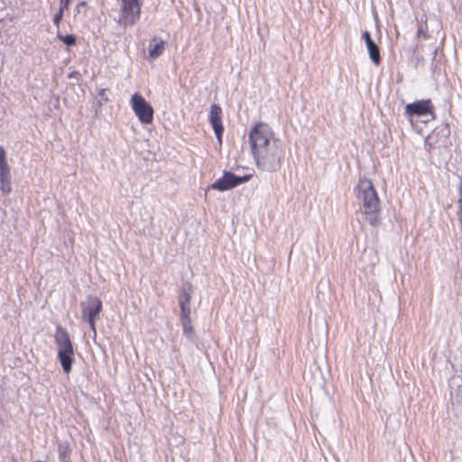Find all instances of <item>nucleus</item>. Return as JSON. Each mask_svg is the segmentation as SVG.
<instances>
[{
    "label": "nucleus",
    "instance_id": "nucleus-2",
    "mask_svg": "<svg viewBox=\"0 0 462 462\" xmlns=\"http://www.w3.org/2000/svg\"><path fill=\"white\" fill-rule=\"evenodd\" d=\"M55 344L58 347L57 357L65 374L71 371L74 361V348L68 331L60 326L56 327L54 334Z\"/></svg>",
    "mask_w": 462,
    "mask_h": 462
},
{
    "label": "nucleus",
    "instance_id": "nucleus-20",
    "mask_svg": "<svg viewBox=\"0 0 462 462\" xmlns=\"http://www.w3.org/2000/svg\"><path fill=\"white\" fill-rule=\"evenodd\" d=\"M362 37H363V39L365 40V44H367V43H369V42H373V41H374V40L372 39V36H371L370 32H367V31L363 32V33H362Z\"/></svg>",
    "mask_w": 462,
    "mask_h": 462
},
{
    "label": "nucleus",
    "instance_id": "nucleus-15",
    "mask_svg": "<svg viewBox=\"0 0 462 462\" xmlns=\"http://www.w3.org/2000/svg\"><path fill=\"white\" fill-rule=\"evenodd\" d=\"M183 334L189 341H193L194 339V331L191 325V319H182L181 320Z\"/></svg>",
    "mask_w": 462,
    "mask_h": 462
},
{
    "label": "nucleus",
    "instance_id": "nucleus-9",
    "mask_svg": "<svg viewBox=\"0 0 462 462\" xmlns=\"http://www.w3.org/2000/svg\"><path fill=\"white\" fill-rule=\"evenodd\" d=\"M405 115L411 117H420L430 115L434 118V106L430 99L418 100L406 105Z\"/></svg>",
    "mask_w": 462,
    "mask_h": 462
},
{
    "label": "nucleus",
    "instance_id": "nucleus-19",
    "mask_svg": "<svg viewBox=\"0 0 462 462\" xmlns=\"http://www.w3.org/2000/svg\"><path fill=\"white\" fill-rule=\"evenodd\" d=\"M63 13H64V10H62V8H60L59 12L54 15L53 23L56 26H59V24L62 19Z\"/></svg>",
    "mask_w": 462,
    "mask_h": 462
},
{
    "label": "nucleus",
    "instance_id": "nucleus-3",
    "mask_svg": "<svg viewBox=\"0 0 462 462\" xmlns=\"http://www.w3.org/2000/svg\"><path fill=\"white\" fill-rule=\"evenodd\" d=\"M283 150L281 142H273L265 149H262L254 154L258 169L273 172L281 167V158Z\"/></svg>",
    "mask_w": 462,
    "mask_h": 462
},
{
    "label": "nucleus",
    "instance_id": "nucleus-14",
    "mask_svg": "<svg viewBox=\"0 0 462 462\" xmlns=\"http://www.w3.org/2000/svg\"><path fill=\"white\" fill-rule=\"evenodd\" d=\"M11 179V171L0 172L1 190L5 195L12 191Z\"/></svg>",
    "mask_w": 462,
    "mask_h": 462
},
{
    "label": "nucleus",
    "instance_id": "nucleus-13",
    "mask_svg": "<svg viewBox=\"0 0 462 462\" xmlns=\"http://www.w3.org/2000/svg\"><path fill=\"white\" fill-rule=\"evenodd\" d=\"M369 57L374 65H379L381 62L380 50L377 44L373 41L366 44Z\"/></svg>",
    "mask_w": 462,
    "mask_h": 462
},
{
    "label": "nucleus",
    "instance_id": "nucleus-6",
    "mask_svg": "<svg viewBox=\"0 0 462 462\" xmlns=\"http://www.w3.org/2000/svg\"><path fill=\"white\" fill-rule=\"evenodd\" d=\"M82 310V319L88 323L92 331L96 334L95 319L102 311V301L99 298L88 295L86 300L80 303Z\"/></svg>",
    "mask_w": 462,
    "mask_h": 462
},
{
    "label": "nucleus",
    "instance_id": "nucleus-8",
    "mask_svg": "<svg viewBox=\"0 0 462 462\" xmlns=\"http://www.w3.org/2000/svg\"><path fill=\"white\" fill-rule=\"evenodd\" d=\"M251 178V174L240 177L233 172L225 171L223 176L212 183L210 187L215 190L226 191L247 182Z\"/></svg>",
    "mask_w": 462,
    "mask_h": 462
},
{
    "label": "nucleus",
    "instance_id": "nucleus-22",
    "mask_svg": "<svg viewBox=\"0 0 462 462\" xmlns=\"http://www.w3.org/2000/svg\"><path fill=\"white\" fill-rule=\"evenodd\" d=\"M106 88H102L99 90L98 92V96L105 101H107V97H106Z\"/></svg>",
    "mask_w": 462,
    "mask_h": 462
},
{
    "label": "nucleus",
    "instance_id": "nucleus-16",
    "mask_svg": "<svg viewBox=\"0 0 462 462\" xmlns=\"http://www.w3.org/2000/svg\"><path fill=\"white\" fill-rule=\"evenodd\" d=\"M10 171V167L6 161V152L3 146L0 145V172Z\"/></svg>",
    "mask_w": 462,
    "mask_h": 462
},
{
    "label": "nucleus",
    "instance_id": "nucleus-11",
    "mask_svg": "<svg viewBox=\"0 0 462 462\" xmlns=\"http://www.w3.org/2000/svg\"><path fill=\"white\" fill-rule=\"evenodd\" d=\"M165 42L157 37H153L149 44V57L152 60L157 59L165 50Z\"/></svg>",
    "mask_w": 462,
    "mask_h": 462
},
{
    "label": "nucleus",
    "instance_id": "nucleus-12",
    "mask_svg": "<svg viewBox=\"0 0 462 462\" xmlns=\"http://www.w3.org/2000/svg\"><path fill=\"white\" fill-rule=\"evenodd\" d=\"M193 292V287L191 283L186 282L183 284L181 291L179 295L178 300L180 306H185L190 304L191 295Z\"/></svg>",
    "mask_w": 462,
    "mask_h": 462
},
{
    "label": "nucleus",
    "instance_id": "nucleus-5",
    "mask_svg": "<svg viewBox=\"0 0 462 462\" xmlns=\"http://www.w3.org/2000/svg\"><path fill=\"white\" fill-rule=\"evenodd\" d=\"M121 3L118 23L125 27L134 25L140 19L142 1L121 0Z\"/></svg>",
    "mask_w": 462,
    "mask_h": 462
},
{
    "label": "nucleus",
    "instance_id": "nucleus-7",
    "mask_svg": "<svg viewBox=\"0 0 462 462\" xmlns=\"http://www.w3.org/2000/svg\"><path fill=\"white\" fill-rule=\"evenodd\" d=\"M131 106L141 123L151 124L153 119V108L139 93L131 97Z\"/></svg>",
    "mask_w": 462,
    "mask_h": 462
},
{
    "label": "nucleus",
    "instance_id": "nucleus-10",
    "mask_svg": "<svg viewBox=\"0 0 462 462\" xmlns=\"http://www.w3.org/2000/svg\"><path fill=\"white\" fill-rule=\"evenodd\" d=\"M209 123L215 132L217 141L221 143L224 132V126L222 125V108L217 104H212L210 106Z\"/></svg>",
    "mask_w": 462,
    "mask_h": 462
},
{
    "label": "nucleus",
    "instance_id": "nucleus-21",
    "mask_svg": "<svg viewBox=\"0 0 462 462\" xmlns=\"http://www.w3.org/2000/svg\"><path fill=\"white\" fill-rule=\"evenodd\" d=\"M71 0H60V8L68 9Z\"/></svg>",
    "mask_w": 462,
    "mask_h": 462
},
{
    "label": "nucleus",
    "instance_id": "nucleus-1",
    "mask_svg": "<svg viewBox=\"0 0 462 462\" xmlns=\"http://www.w3.org/2000/svg\"><path fill=\"white\" fill-rule=\"evenodd\" d=\"M355 192L366 220L372 226H376L379 222L380 201L372 181L365 178L360 180Z\"/></svg>",
    "mask_w": 462,
    "mask_h": 462
},
{
    "label": "nucleus",
    "instance_id": "nucleus-23",
    "mask_svg": "<svg viewBox=\"0 0 462 462\" xmlns=\"http://www.w3.org/2000/svg\"><path fill=\"white\" fill-rule=\"evenodd\" d=\"M84 5H86V2H85V1L80 2V3L77 5L78 12H79V7H80V6H84Z\"/></svg>",
    "mask_w": 462,
    "mask_h": 462
},
{
    "label": "nucleus",
    "instance_id": "nucleus-18",
    "mask_svg": "<svg viewBox=\"0 0 462 462\" xmlns=\"http://www.w3.org/2000/svg\"><path fill=\"white\" fill-rule=\"evenodd\" d=\"M180 319H190V307L189 304L185 306H180Z\"/></svg>",
    "mask_w": 462,
    "mask_h": 462
},
{
    "label": "nucleus",
    "instance_id": "nucleus-4",
    "mask_svg": "<svg viewBox=\"0 0 462 462\" xmlns=\"http://www.w3.org/2000/svg\"><path fill=\"white\" fill-rule=\"evenodd\" d=\"M273 142L280 141L273 137V133L267 124L258 123L249 132V143L253 155L269 147Z\"/></svg>",
    "mask_w": 462,
    "mask_h": 462
},
{
    "label": "nucleus",
    "instance_id": "nucleus-17",
    "mask_svg": "<svg viewBox=\"0 0 462 462\" xmlns=\"http://www.w3.org/2000/svg\"><path fill=\"white\" fill-rule=\"evenodd\" d=\"M57 37L66 45L72 46L76 43V37L72 34L61 35L58 33Z\"/></svg>",
    "mask_w": 462,
    "mask_h": 462
}]
</instances>
